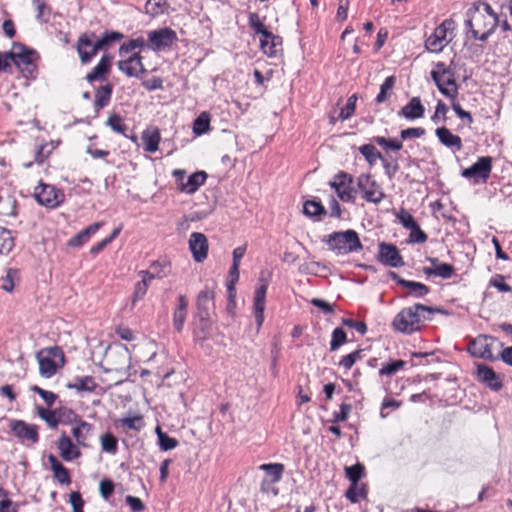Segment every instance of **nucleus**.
I'll use <instances>...</instances> for the list:
<instances>
[{"instance_id":"nucleus-1","label":"nucleus","mask_w":512,"mask_h":512,"mask_svg":"<svg viewBox=\"0 0 512 512\" xmlns=\"http://www.w3.org/2000/svg\"><path fill=\"white\" fill-rule=\"evenodd\" d=\"M499 23L497 14L485 2L474 3L467 11L466 25L472 37L476 40L486 41L494 32Z\"/></svg>"},{"instance_id":"nucleus-2","label":"nucleus","mask_w":512,"mask_h":512,"mask_svg":"<svg viewBox=\"0 0 512 512\" xmlns=\"http://www.w3.org/2000/svg\"><path fill=\"white\" fill-rule=\"evenodd\" d=\"M123 37L124 35L117 31L105 32L99 39H96L94 32L81 34L76 42V50L81 63L90 62L98 51L107 49L112 43L121 40Z\"/></svg>"},{"instance_id":"nucleus-3","label":"nucleus","mask_w":512,"mask_h":512,"mask_svg":"<svg viewBox=\"0 0 512 512\" xmlns=\"http://www.w3.org/2000/svg\"><path fill=\"white\" fill-rule=\"evenodd\" d=\"M214 289L206 286L201 290L196 298L195 328L193 331L195 339L204 341L211 327L210 315L214 309Z\"/></svg>"},{"instance_id":"nucleus-4","label":"nucleus","mask_w":512,"mask_h":512,"mask_svg":"<svg viewBox=\"0 0 512 512\" xmlns=\"http://www.w3.org/2000/svg\"><path fill=\"white\" fill-rule=\"evenodd\" d=\"M424 312L431 315L435 312H441V310L422 304H415L411 307L404 308L395 316L392 322L394 330L405 334H412L413 332L418 331L420 329L422 318H426Z\"/></svg>"},{"instance_id":"nucleus-5","label":"nucleus","mask_w":512,"mask_h":512,"mask_svg":"<svg viewBox=\"0 0 512 512\" xmlns=\"http://www.w3.org/2000/svg\"><path fill=\"white\" fill-rule=\"evenodd\" d=\"M430 74L441 94L451 100H455L457 98L458 85L453 69L446 66L443 62H438L435 64V68Z\"/></svg>"},{"instance_id":"nucleus-6","label":"nucleus","mask_w":512,"mask_h":512,"mask_svg":"<svg viewBox=\"0 0 512 512\" xmlns=\"http://www.w3.org/2000/svg\"><path fill=\"white\" fill-rule=\"evenodd\" d=\"M39 364V373L44 378H51L57 370L64 365L65 357L58 346L41 349L36 354Z\"/></svg>"},{"instance_id":"nucleus-7","label":"nucleus","mask_w":512,"mask_h":512,"mask_svg":"<svg viewBox=\"0 0 512 512\" xmlns=\"http://www.w3.org/2000/svg\"><path fill=\"white\" fill-rule=\"evenodd\" d=\"M326 243L329 249L337 254H348L362 248L358 234L351 229L343 232H333L328 236Z\"/></svg>"},{"instance_id":"nucleus-8","label":"nucleus","mask_w":512,"mask_h":512,"mask_svg":"<svg viewBox=\"0 0 512 512\" xmlns=\"http://www.w3.org/2000/svg\"><path fill=\"white\" fill-rule=\"evenodd\" d=\"M10 60L21 70L24 77L34 78L36 65L34 63L37 53L28 49L20 43H15L12 50L8 53Z\"/></svg>"},{"instance_id":"nucleus-9","label":"nucleus","mask_w":512,"mask_h":512,"mask_svg":"<svg viewBox=\"0 0 512 512\" xmlns=\"http://www.w3.org/2000/svg\"><path fill=\"white\" fill-rule=\"evenodd\" d=\"M258 470L263 472L260 480V491L264 494L276 496L278 489L275 485L281 480L285 465L280 463L261 464L258 466Z\"/></svg>"},{"instance_id":"nucleus-10","label":"nucleus","mask_w":512,"mask_h":512,"mask_svg":"<svg viewBox=\"0 0 512 512\" xmlns=\"http://www.w3.org/2000/svg\"><path fill=\"white\" fill-rule=\"evenodd\" d=\"M454 30V21L452 19L444 20L437 26L432 35L425 41V47L430 52L439 53L451 41L449 34Z\"/></svg>"},{"instance_id":"nucleus-11","label":"nucleus","mask_w":512,"mask_h":512,"mask_svg":"<svg viewBox=\"0 0 512 512\" xmlns=\"http://www.w3.org/2000/svg\"><path fill=\"white\" fill-rule=\"evenodd\" d=\"M147 36L148 47L155 52L171 48L178 40L176 32L169 27L149 31Z\"/></svg>"},{"instance_id":"nucleus-12","label":"nucleus","mask_w":512,"mask_h":512,"mask_svg":"<svg viewBox=\"0 0 512 512\" xmlns=\"http://www.w3.org/2000/svg\"><path fill=\"white\" fill-rule=\"evenodd\" d=\"M357 186L368 202L378 204L385 198V193L370 174H361L357 178Z\"/></svg>"},{"instance_id":"nucleus-13","label":"nucleus","mask_w":512,"mask_h":512,"mask_svg":"<svg viewBox=\"0 0 512 512\" xmlns=\"http://www.w3.org/2000/svg\"><path fill=\"white\" fill-rule=\"evenodd\" d=\"M34 197L40 205L48 208H56L64 200V194L61 191L44 183H39L35 188Z\"/></svg>"},{"instance_id":"nucleus-14","label":"nucleus","mask_w":512,"mask_h":512,"mask_svg":"<svg viewBox=\"0 0 512 512\" xmlns=\"http://www.w3.org/2000/svg\"><path fill=\"white\" fill-rule=\"evenodd\" d=\"M492 170V158L490 156L479 157L469 168L462 171V176L473 179L474 183H485L490 177Z\"/></svg>"},{"instance_id":"nucleus-15","label":"nucleus","mask_w":512,"mask_h":512,"mask_svg":"<svg viewBox=\"0 0 512 512\" xmlns=\"http://www.w3.org/2000/svg\"><path fill=\"white\" fill-rule=\"evenodd\" d=\"M330 186L342 201H354L356 191L353 188V177L350 174L343 171L337 173L330 182Z\"/></svg>"},{"instance_id":"nucleus-16","label":"nucleus","mask_w":512,"mask_h":512,"mask_svg":"<svg viewBox=\"0 0 512 512\" xmlns=\"http://www.w3.org/2000/svg\"><path fill=\"white\" fill-rule=\"evenodd\" d=\"M495 338L487 335H478L476 338L469 342L467 351L471 356L494 361L496 357L492 353V344Z\"/></svg>"},{"instance_id":"nucleus-17","label":"nucleus","mask_w":512,"mask_h":512,"mask_svg":"<svg viewBox=\"0 0 512 512\" xmlns=\"http://www.w3.org/2000/svg\"><path fill=\"white\" fill-rule=\"evenodd\" d=\"M267 281L264 274L261 273L259 283L254 291L253 313L256 321L257 331L261 328L264 321L265 297L267 291Z\"/></svg>"},{"instance_id":"nucleus-18","label":"nucleus","mask_w":512,"mask_h":512,"mask_svg":"<svg viewBox=\"0 0 512 512\" xmlns=\"http://www.w3.org/2000/svg\"><path fill=\"white\" fill-rule=\"evenodd\" d=\"M9 427L13 434L22 442L28 441L36 444L39 441L38 427L34 424L14 419L10 421Z\"/></svg>"},{"instance_id":"nucleus-19","label":"nucleus","mask_w":512,"mask_h":512,"mask_svg":"<svg viewBox=\"0 0 512 512\" xmlns=\"http://www.w3.org/2000/svg\"><path fill=\"white\" fill-rule=\"evenodd\" d=\"M143 57L139 52L132 53L127 59L117 62V68L128 77L139 78L146 72L142 62Z\"/></svg>"},{"instance_id":"nucleus-20","label":"nucleus","mask_w":512,"mask_h":512,"mask_svg":"<svg viewBox=\"0 0 512 512\" xmlns=\"http://www.w3.org/2000/svg\"><path fill=\"white\" fill-rule=\"evenodd\" d=\"M189 250L195 262H203L208 255V240L201 232H193L189 238Z\"/></svg>"},{"instance_id":"nucleus-21","label":"nucleus","mask_w":512,"mask_h":512,"mask_svg":"<svg viewBox=\"0 0 512 512\" xmlns=\"http://www.w3.org/2000/svg\"><path fill=\"white\" fill-rule=\"evenodd\" d=\"M378 260L389 267H401L404 265L397 247L384 242L379 245Z\"/></svg>"},{"instance_id":"nucleus-22","label":"nucleus","mask_w":512,"mask_h":512,"mask_svg":"<svg viewBox=\"0 0 512 512\" xmlns=\"http://www.w3.org/2000/svg\"><path fill=\"white\" fill-rule=\"evenodd\" d=\"M477 378L490 389L499 391L502 388V382L496 372L485 364H477Z\"/></svg>"},{"instance_id":"nucleus-23","label":"nucleus","mask_w":512,"mask_h":512,"mask_svg":"<svg viewBox=\"0 0 512 512\" xmlns=\"http://www.w3.org/2000/svg\"><path fill=\"white\" fill-rule=\"evenodd\" d=\"M57 448L59 449L60 456L65 461H72L81 456L78 447L72 442L69 436L62 433L57 440Z\"/></svg>"},{"instance_id":"nucleus-24","label":"nucleus","mask_w":512,"mask_h":512,"mask_svg":"<svg viewBox=\"0 0 512 512\" xmlns=\"http://www.w3.org/2000/svg\"><path fill=\"white\" fill-rule=\"evenodd\" d=\"M428 261L433 265L432 267H424L423 272L427 276H437L442 279H449L455 273V268L448 263H440L437 258L429 257Z\"/></svg>"},{"instance_id":"nucleus-25","label":"nucleus","mask_w":512,"mask_h":512,"mask_svg":"<svg viewBox=\"0 0 512 512\" xmlns=\"http://www.w3.org/2000/svg\"><path fill=\"white\" fill-rule=\"evenodd\" d=\"M425 108L421 103L419 97H413L408 104H406L399 111V115L408 120L419 119L424 116Z\"/></svg>"},{"instance_id":"nucleus-26","label":"nucleus","mask_w":512,"mask_h":512,"mask_svg":"<svg viewBox=\"0 0 512 512\" xmlns=\"http://www.w3.org/2000/svg\"><path fill=\"white\" fill-rule=\"evenodd\" d=\"M112 63V56L105 54L101 57L98 64L87 74L86 80L93 82L103 79L108 74Z\"/></svg>"},{"instance_id":"nucleus-27","label":"nucleus","mask_w":512,"mask_h":512,"mask_svg":"<svg viewBox=\"0 0 512 512\" xmlns=\"http://www.w3.org/2000/svg\"><path fill=\"white\" fill-rule=\"evenodd\" d=\"M391 277L397 281L399 285L409 290V294L415 297H423L429 293V287L425 284L415 281L404 280L400 278L395 272L390 273Z\"/></svg>"},{"instance_id":"nucleus-28","label":"nucleus","mask_w":512,"mask_h":512,"mask_svg":"<svg viewBox=\"0 0 512 512\" xmlns=\"http://www.w3.org/2000/svg\"><path fill=\"white\" fill-rule=\"evenodd\" d=\"M206 178L207 174L204 171L195 172L186 181L181 182L179 190L187 194H193L205 183Z\"/></svg>"},{"instance_id":"nucleus-29","label":"nucleus","mask_w":512,"mask_h":512,"mask_svg":"<svg viewBox=\"0 0 512 512\" xmlns=\"http://www.w3.org/2000/svg\"><path fill=\"white\" fill-rule=\"evenodd\" d=\"M187 308L188 300L186 296L180 295L178 297V305L173 313V326L178 332H181L183 330L184 323L187 317Z\"/></svg>"},{"instance_id":"nucleus-30","label":"nucleus","mask_w":512,"mask_h":512,"mask_svg":"<svg viewBox=\"0 0 512 512\" xmlns=\"http://www.w3.org/2000/svg\"><path fill=\"white\" fill-rule=\"evenodd\" d=\"M436 135L439 141L448 148H453L456 151L462 149V140L459 136L454 135L446 127H440L436 129Z\"/></svg>"},{"instance_id":"nucleus-31","label":"nucleus","mask_w":512,"mask_h":512,"mask_svg":"<svg viewBox=\"0 0 512 512\" xmlns=\"http://www.w3.org/2000/svg\"><path fill=\"white\" fill-rule=\"evenodd\" d=\"M48 462L56 480L63 485H69L71 483V477L68 470L64 465L56 458V456L50 454L48 456Z\"/></svg>"},{"instance_id":"nucleus-32","label":"nucleus","mask_w":512,"mask_h":512,"mask_svg":"<svg viewBox=\"0 0 512 512\" xmlns=\"http://www.w3.org/2000/svg\"><path fill=\"white\" fill-rule=\"evenodd\" d=\"M103 225V222H95L69 240V245L79 247L86 243L92 235H94Z\"/></svg>"},{"instance_id":"nucleus-33","label":"nucleus","mask_w":512,"mask_h":512,"mask_svg":"<svg viewBox=\"0 0 512 512\" xmlns=\"http://www.w3.org/2000/svg\"><path fill=\"white\" fill-rule=\"evenodd\" d=\"M92 431V425L83 421L79 420L76 421V425L72 428V435L75 438L78 445L81 446H87L86 440L88 439L89 435Z\"/></svg>"},{"instance_id":"nucleus-34","label":"nucleus","mask_w":512,"mask_h":512,"mask_svg":"<svg viewBox=\"0 0 512 512\" xmlns=\"http://www.w3.org/2000/svg\"><path fill=\"white\" fill-rule=\"evenodd\" d=\"M142 140L145 151L150 153L157 151L161 140L159 130L155 128L153 130L144 131L142 134Z\"/></svg>"},{"instance_id":"nucleus-35","label":"nucleus","mask_w":512,"mask_h":512,"mask_svg":"<svg viewBox=\"0 0 512 512\" xmlns=\"http://www.w3.org/2000/svg\"><path fill=\"white\" fill-rule=\"evenodd\" d=\"M111 94L112 86L110 84L99 87L95 92V108L99 110L106 107L110 102Z\"/></svg>"},{"instance_id":"nucleus-36","label":"nucleus","mask_w":512,"mask_h":512,"mask_svg":"<svg viewBox=\"0 0 512 512\" xmlns=\"http://www.w3.org/2000/svg\"><path fill=\"white\" fill-rule=\"evenodd\" d=\"M66 386L68 389L93 392L96 389L97 384L95 383L94 379L91 376H85L81 378H76L73 383H68Z\"/></svg>"},{"instance_id":"nucleus-37","label":"nucleus","mask_w":512,"mask_h":512,"mask_svg":"<svg viewBox=\"0 0 512 512\" xmlns=\"http://www.w3.org/2000/svg\"><path fill=\"white\" fill-rule=\"evenodd\" d=\"M345 496L352 503H358L361 499H365L367 497L366 485L363 483L351 484L346 491Z\"/></svg>"},{"instance_id":"nucleus-38","label":"nucleus","mask_w":512,"mask_h":512,"mask_svg":"<svg viewBox=\"0 0 512 512\" xmlns=\"http://www.w3.org/2000/svg\"><path fill=\"white\" fill-rule=\"evenodd\" d=\"M146 47H148V44L143 37L130 39L120 46L119 54L120 56H124L125 54L133 52L135 49H144Z\"/></svg>"},{"instance_id":"nucleus-39","label":"nucleus","mask_w":512,"mask_h":512,"mask_svg":"<svg viewBox=\"0 0 512 512\" xmlns=\"http://www.w3.org/2000/svg\"><path fill=\"white\" fill-rule=\"evenodd\" d=\"M406 362L403 360H395L389 363H383L379 369V375L382 377H391L395 375L399 370L404 368Z\"/></svg>"},{"instance_id":"nucleus-40","label":"nucleus","mask_w":512,"mask_h":512,"mask_svg":"<svg viewBox=\"0 0 512 512\" xmlns=\"http://www.w3.org/2000/svg\"><path fill=\"white\" fill-rule=\"evenodd\" d=\"M360 153L364 156L370 166H373L378 159H382V155L372 144H364L359 147Z\"/></svg>"},{"instance_id":"nucleus-41","label":"nucleus","mask_w":512,"mask_h":512,"mask_svg":"<svg viewBox=\"0 0 512 512\" xmlns=\"http://www.w3.org/2000/svg\"><path fill=\"white\" fill-rule=\"evenodd\" d=\"M14 247V239L11 232L0 227V254L9 253Z\"/></svg>"},{"instance_id":"nucleus-42","label":"nucleus","mask_w":512,"mask_h":512,"mask_svg":"<svg viewBox=\"0 0 512 512\" xmlns=\"http://www.w3.org/2000/svg\"><path fill=\"white\" fill-rule=\"evenodd\" d=\"M18 280V270L10 268L6 271V275L0 280L1 288L7 292H12Z\"/></svg>"},{"instance_id":"nucleus-43","label":"nucleus","mask_w":512,"mask_h":512,"mask_svg":"<svg viewBox=\"0 0 512 512\" xmlns=\"http://www.w3.org/2000/svg\"><path fill=\"white\" fill-rule=\"evenodd\" d=\"M33 5L37 11L36 19L40 23H47L51 15V7L42 0H34Z\"/></svg>"},{"instance_id":"nucleus-44","label":"nucleus","mask_w":512,"mask_h":512,"mask_svg":"<svg viewBox=\"0 0 512 512\" xmlns=\"http://www.w3.org/2000/svg\"><path fill=\"white\" fill-rule=\"evenodd\" d=\"M303 211L307 216L320 217L326 214V210L320 202L309 200L304 203Z\"/></svg>"},{"instance_id":"nucleus-45","label":"nucleus","mask_w":512,"mask_h":512,"mask_svg":"<svg viewBox=\"0 0 512 512\" xmlns=\"http://www.w3.org/2000/svg\"><path fill=\"white\" fill-rule=\"evenodd\" d=\"M364 471L365 468L361 463H356L355 465L345 467L346 477L349 479L351 484L359 483V480L364 475Z\"/></svg>"},{"instance_id":"nucleus-46","label":"nucleus","mask_w":512,"mask_h":512,"mask_svg":"<svg viewBox=\"0 0 512 512\" xmlns=\"http://www.w3.org/2000/svg\"><path fill=\"white\" fill-rule=\"evenodd\" d=\"M107 126L111 128L115 133L126 136L127 126L124 124L123 119L118 114H111L107 121Z\"/></svg>"},{"instance_id":"nucleus-47","label":"nucleus","mask_w":512,"mask_h":512,"mask_svg":"<svg viewBox=\"0 0 512 512\" xmlns=\"http://www.w3.org/2000/svg\"><path fill=\"white\" fill-rule=\"evenodd\" d=\"M37 413H38L39 417L41 419H43L50 428H52V429L57 428V426L59 424V418L57 417L55 411L48 410V409H45V408L39 406V407H37Z\"/></svg>"},{"instance_id":"nucleus-48","label":"nucleus","mask_w":512,"mask_h":512,"mask_svg":"<svg viewBox=\"0 0 512 512\" xmlns=\"http://www.w3.org/2000/svg\"><path fill=\"white\" fill-rule=\"evenodd\" d=\"M210 128V118L207 113H202L198 116L193 123V132L196 135H202L208 132Z\"/></svg>"},{"instance_id":"nucleus-49","label":"nucleus","mask_w":512,"mask_h":512,"mask_svg":"<svg viewBox=\"0 0 512 512\" xmlns=\"http://www.w3.org/2000/svg\"><path fill=\"white\" fill-rule=\"evenodd\" d=\"M156 432L158 435L159 446L162 450L168 451L177 447L178 441L175 438H172L162 432L159 427L156 429Z\"/></svg>"},{"instance_id":"nucleus-50","label":"nucleus","mask_w":512,"mask_h":512,"mask_svg":"<svg viewBox=\"0 0 512 512\" xmlns=\"http://www.w3.org/2000/svg\"><path fill=\"white\" fill-rule=\"evenodd\" d=\"M249 25L251 29L256 33L262 36L268 37V30L265 28V25L261 21L259 15L257 13H250L248 17Z\"/></svg>"},{"instance_id":"nucleus-51","label":"nucleus","mask_w":512,"mask_h":512,"mask_svg":"<svg viewBox=\"0 0 512 512\" xmlns=\"http://www.w3.org/2000/svg\"><path fill=\"white\" fill-rule=\"evenodd\" d=\"M375 143H377L379 146H381L384 149H391L395 151H399L402 149L403 144L401 140L398 139H387L382 136H377L374 138Z\"/></svg>"},{"instance_id":"nucleus-52","label":"nucleus","mask_w":512,"mask_h":512,"mask_svg":"<svg viewBox=\"0 0 512 512\" xmlns=\"http://www.w3.org/2000/svg\"><path fill=\"white\" fill-rule=\"evenodd\" d=\"M395 77L394 76H388L384 82L380 86V92L378 93L376 97V102L378 104L383 103L387 100V92L392 90L395 84Z\"/></svg>"},{"instance_id":"nucleus-53","label":"nucleus","mask_w":512,"mask_h":512,"mask_svg":"<svg viewBox=\"0 0 512 512\" xmlns=\"http://www.w3.org/2000/svg\"><path fill=\"white\" fill-rule=\"evenodd\" d=\"M347 340L346 333L342 328H336L332 332L330 350L336 351Z\"/></svg>"},{"instance_id":"nucleus-54","label":"nucleus","mask_w":512,"mask_h":512,"mask_svg":"<svg viewBox=\"0 0 512 512\" xmlns=\"http://www.w3.org/2000/svg\"><path fill=\"white\" fill-rule=\"evenodd\" d=\"M362 353V349L355 350L354 352L342 357V359L339 362V365L343 367L345 370H350L356 363V361L361 359Z\"/></svg>"},{"instance_id":"nucleus-55","label":"nucleus","mask_w":512,"mask_h":512,"mask_svg":"<svg viewBox=\"0 0 512 512\" xmlns=\"http://www.w3.org/2000/svg\"><path fill=\"white\" fill-rule=\"evenodd\" d=\"M356 101H357V96L355 94L351 95L348 98L347 103L341 109L340 114H339V118L341 120H347L354 114L355 108H356Z\"/></svg>"},{"instance_id":"nucleus-56","label":"nucleus","mask_w":512,"mask_h":512,"mask_svg":"<svg viewBox=\"0 0 512 512\" xmlns=\"http://www.w3.org/2000/svg\"><path fill=\"white\" fill-rule=\"evenodd\" d=\"M148 281L147 279H142L137 282L134 287V292L132 296V305L134 306L138 301L142 300L146 295L148 290Z\"/></svg>"},{"instance_id":"nucleus-57","label":"nucleus","mask_w":512,"mask_h":512,"mask_svg":"<svg viewBox=\"0 0 512 512\" xmlns=\"http://www.w3.org/2000/svg\"><path fill=\"white\" fill-rule=\"evenodd\" d=\"M101 446L103 451L114 454L117 451V439L111 433H106L101 438Z\"/></svg>"},{"instance_id":"nucleus-58","label":"nucleus","mask_w":512,"mask_h":512,"mask_svg":"<svg viewBox=\"0 0 512 512\" xmlns=\"http://www.w3.org/2000/svg\"><path fill=\"white\" fill-rule=\"evenodd\" d=\"M30 390L37 393L48 406H52L58 398L55 393L44 390L37 385L32 386Z\"/></svg>"},{"instance_id":"nucleus-59","label":"nucleus","mask_w":512,"mask_h":512,"mask_svg":"<svg viewBox=\"0 0 512 512\" xmlns=\"http://www.w3.org/2000/svg\"><path fill=\"white\" fill-rule=\"evenodd\" d=\"M239 267L240 265H236V263H232V266L229 270V281L227 283V290L229 295L232 297L235 292V284L239 280Z\"/></svg>"},{"instance_id":"nucleus-60","label":"nucleus","mask_w":512,"mask_h":512,"mask_svg":"<svg viewBox=\"0 0 512 512\" xmlns=\"http://www.w3.org/2000/svg\"><path fill=\"white\" fill-rule=\"evenodd\" d=\"M398 220L402 224V226L408 230L412 228H416V225L418 224L412 214H410L408 211L402 209L398 214Z\"/></svg>"},{"instance_id":"nucleus-61","label":"nucleus","mask_w":512,"mask_h":512,"mask_svg":"<svg viewBox=\"0 0 512 512\" xmlns=\"http://www.w3.org/2000/svg\"><path fill=\"white\" fill-rule=\"evenodd\" d=\"M165 4L164 0H148L146 2L145 8L147 13L152 16H156L160 13H163L162 6Z\"/></svg>"},{"instance_id":"nucleus-62","label":"nucleus","mask_w":512,"mask_h":512,"mask_svg":"<svg viewBox=\"0 0 512 512\" xmlns=\"http://www.w3.org/2000/svg\"><path fill=\"white\" fill-rule=\"evenodd\" d=\"M489 286L496 288L500 292H510L512 290V288L505 283L503 275H496L493 277L489 282Z\"/></svg>"},{"instance_id":"nucleus-63","label":"nucleus","mask_w":512,"mask_h":512,"mask_svg":"<svg viewBox=\"0 0 512 512\" xmlns=\"http://www.w3.org/2000/svg\"><path fill=\"white\" fill-rule=\"evenodd\" d=\"M427 240V234L421 230L417 224L416 228L410 229L409 242L411 243H424Z\"/></svg>"},{"instance_id":"nucleus-64","label":"nucleus","mask_w":512,"mask_h":512,"mask_svg":"<svg viewBox=\"0 0 512 512\" xmlns=\"http://www.w3.org/2000/svg\"><path fill=\"white\" fill-rule=\"evenodd\" d=\"M69 498H70V503L73 508V512H84L83 511L84 501L79 492H77V491L71 492L69 495Z\"/></svg>"}]
</instances>
